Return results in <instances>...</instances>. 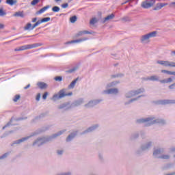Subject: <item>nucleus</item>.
<instances>
[{
    "label": "nucleus",
    "instance_id": "nucleus-1",
    "mask_svg": "<svg viewBox=\"0 0 175 175\" xmlns=\"http://www.w3.org/2000/svg\"><path fill=\"white\" fill-rule=\"evenodd\" d=\"M137 124H144V126H151L154 124H160L161 125H165L166 121L163 119H155L154 117H149L146 118H140L137 120Z\"/></svg>",
    "mask_w": 175,
    "mask_h": 175
},
{
    "label": "nucleus",
    "instance_id": "nucleus-2",
    "mask_svg": "<svg viewBox=\"0 0 175 175\" xmlns=\"http://www.w3.org/2000/svg\"><path fill=\"white\" fill-rule=\"evenodd\" d=\"M66 131L62 130L60 131L55 134H53L52 136L47 137H38L33 143V146H37L38 147H40V146H43V144H46V143H48V142H51L53 139H55V137H58V136H61L62 133H64Z\"/></svg>",
    "mask_w": 175,
    "mask_h": 175
},
{
    "label": "nucleus",
    "instance_id": "nucleus-3",
    "mask_svg": "<svg viewBox=\"0 0 175 175\" xmlns=\"http://www.w3.org/2000/svg\"><path fill=\"white\" fill-rule=\"evenodd\" d=\"M66 89L61 90L58 94H55L52 97V100L55 102V100H58V99H62V98H65V96H72L73 93L72 92L69 93H66Z\"/></svg>",
    "mask_w": 175,
    "mask_h": 175
},
{
    "label": "nucleus",
    "instance_id": "nucleus-4",
    "mask_svg": "<svg viewBox=\"0 0 175 175\" xmlns=\"http://www.w3.org/2000/svg\"><path fill=\"white\" fill-rule=\"evenodd\" d=\"M43 131H44L43 129H38L36 131L32 133L29 136L23 137L22 139H20L14 142L12 144H11V146H13L14 144H20V143L26 142V140H28V139H31V137H33V136H36V135H39L40 133H42Z\"/></svg>",
    "mask_w": 175,
    "mask_h": 175
},
{
    "label": "nucleus",
    "instance_id": "nucleus-5",
    "mask_svg": "<svg viewBox=\"0 0 175 175\" xmlns=\"http://www.w3.org/2000/svg\"><path fill=\"white\" fill-rule=\"evenodd\" d=\"M164 152L165 149L163 148L156 149L153 152V156L154 158H160L161 159H169L170 158L169 154H162Z\"/></svg>",
    "mask_w": 175,
    "mask_h": 175
},
{
    "label": "nucleus",
    "instance_id": "nucleus-6",
    "mask_svg": "<svg viewBox=\"0 0 175 175\" xmlns=\"http://www.w3.org/2000/svg\"><path fill=\"white\" fill-rule=\"evenodd\" d=\"M39 46H40V44L39 43L23 45L19 48L16 49L15 51H24V50H31V49H36V47H39Z\"/></svg>",
    "mask_w": 175,
    "mask_h": 175
},
{
    "label": "nucleus",
    "instance_id": "nucleus-7",
    "mask_svg": "<svg viewBox=\"0 0 175 175\" xmlns=\"http://www.w3.org/2000/svg\"><path fill=\"white\" fill-rule=\"evenodd\" d=\"M157 36V31H152L149 33L142 36L140 38L141 43H147L150 38H155Z\"/></svg>",
    "mask_w": 175,
    "mask_h": 175
},
{
    "label": "nucleus",
    "instance_id": "nucleus-8",
    "mask_svg": "<svg viewBox=\"0 0 175 175\" xmlns=\"http://www.w3.org/2000/svg\"><path fill=\"white\" fill-rule=\"evenodd\" d=\"M144 88H139L137 90H133L128 92L126 93L125 96L126 98H132L133 96H136V95H139V94H142V92H144Z\"/></svg>",
    "mask_w": 175,
    "mask_h": 175
},
{
    "label": "nucleus",
    "instance_id": "nucleus-9",
    "mask_svg": "<svg viewBox=\"0 0 175 175\" xmlns=\"http://www.w3.org/2000/svg\"><path fill=\"white\" fill-rule=\"evenodd\" d=\"M157 64L159 65H162L163 66H166L170 68H175V62H170V61H165V60H158Z\"/></svg>",
    "mask_w": 175,
    "mask_h": 175
},
{
    "label": "nucleus",
    "instance_id": "nucleus-10",
    "mask_svg": "<svg viewBox=\"0 0 175 175\" xmlns=\"http://www.w3.org/2000/svg\"><path fill=\"white\" fill-rule=\"evenodd\" d=\"M102 100H103L102 99L90 100L88 102V103L85 104L84 106L88 109H90L91 107H94V106H96V105H98V103H100Z\"/></svg>",
    "mask_w": 175,
    "mask_h": 175
},
{
    "label": "nucleus",
    "instance_id": "nucleus-11",
    "mask_svg": "<svg viewBox=\"0 0 175 175\" xmlns=\"http://www.w3.org/2000/svg\"><path fill=\"white\" fill-rule=\"evenodd\" d=\"M72 104L69 103H64L57 107V109H59V110H64V111L70 110V109H72Z\"/></svg>",
    "mask_w": 175,
    "mask_h": 175
},
{
    "label": "nucleus",
    "instance_id": "nucleus-12",
    "mask_svg": "<svg viewBox=\"0 0 175 175\" xmlns=\"http://www.w3.org/2000/svg\"><path fill=\"white\" fill-rule=\"evenodd\" d=\"M157 105H175V100H160L157 101Z\"/></svg>",
    "mask_w": 175,
    "mask_h": 175
},
{
    "label": "nucleus",
    "instance_id": "nucleus-13",
    "mask_svg": "<svg viewBox=\"0 0 175 175\" xmlns=\"http://www.w3.org/2000/svg\"><path fill=\"white\" fill-rule=\"evenodd\" d=\"M103 94H106L107 95L113 94L117 95L118 94V89L117 88H111L107 90H104L103 92Z\"/></svg>",
    "mask_w": 175,
    "mask_h": 175
},
{
    "label": "nucleus",
    "instance_id": "nucleus-14",
    "mask_svg": "<svg viewBox=\"0 0 175 175\" xmlns=\"http://www.w3.org/2000/svg\"><path fill=\"white\" fill-rule=\"evenodd\" d=\"M155 4V0H150V2H143L142 4V7L144 8V9H149V8H152V6H154Z\"/></svg>",
    "mask_w": 175,
    "mask_h": 175
},
{
    "label": "nucleus",
    "instance_id": "nucleus-15",
    "mask_svg": "<svg viewBox=\"0 0 175 175\" xmlns=\"http://www.w3.org/2000/svg\"><path fill=\"white\" fill-rule=\"evenodd\" d=\"M84 103V99L83 98H79L78 100H75L72 104V107H77Z\"/></svg>",
    "mask_w": 175,
    "mask_h": 175
},
{
    "label": "nucleus",
    "instance_id": "nucleus-16",
    "mask_svg": "<svg viewBox=\"0 0 175 175\" xmlns=\"http://www.w3.org/2000/svg\"><path fill=\"white\" fill-rule=\"evenodd\" d=\"M99 127V125L98 124H95V125H93L90 127H89L87 130H85V131L82 132L81 133V135H85V133H90V132H92L94 131H95V129H97V128Z\"/></svg>",
    "mask_w": 175,
    "mask_h": 175
},
{
    "label": "nucleus",
    "instance_id": "nucleus-17",
    "mask_svg": "<svg viewBox=\"0 0 175 175\" xmlns=\"http://www.w3.org/2000/svg\"><path fill=\"white\" fill-rule=\"evenodd\" d=\"M85 40H88V38H79L77 40H74L67 42V44H70L72 43H81V42H85Z\"/></svg>",
    "mask_w": 175,
    "mask_h": 175
},
{
    "label": "nucleus",
    "instance_id": "nucleus-18",
    "mask_svg": "<svg viewBox=\"0 0 175 175\" xmlns=\"http://www.w3.org/2000/svg\"><path fill=\"white\" fill-rule=\"evenodd\" d=\"M77 135V131H75L73 133H71L66 138V142H72L75 137Z\"/></svg>",
    "mask_w": 175,
    "mask_h": 175
},
{
    "label": "nucleus",
    "instance_id": "nucleus-19",
    "mask_svg": "<svg viewBox=\"0 0 175 175\" xmlns=\"http://www.w3.org/2000/svg\"><path fill=\"white\" fill-rule=\"evenodd\" d=\"M151 146H152V143L151 142H149L142 145L141 147V150H142V151H147V150H148V148H150V147H151Z\"/></svg>",
    "mask_w": 175,
    "mask_h": 175
},
{
    "label": "nucleus",
    "instance_id": "nucleus-20",
    "mask_svg": "<svg viewBox=\"0 0 175 175\" xmlns=\"http://www.w3.org/2000/svg\"><path fill=\"white\" fill-rule=\"evenodd\" d=\"M145 80H149L150 81H159V77L153 75L146 78Z\"/></svg>",
    "mask_w": 175,
    "mask_h": 175
},
{
    "label": "nucleus",
    "instance_id": "nucleus-21",
    "mask_svg": "<svg viewBox=\"0 0 175 175\" xmlns=\"http://www.w3.org/2000/svg\"><path fill=\"white\" fill-rule=\"evenodd\" d=\"M166 5H167V3H158L156 5V7L154 8L153 10H161V9H162V8L166 6Z\"/></svg>",
    "mask_w": 175,
    "mask_h": 175
},
{
    "label": "nucleus",
    "instance_id": "nucleus-22",
    "mask_svg": "<svg viewBox=\"0 0 175 175\" xmlns=\"http://www.w3.org/2000/svg\"><path fill=\"white\" fill-rule=\"evenodd\" d=\"M114 17H115L114 14H111L110 15H108L107 17L104 18V19L102 21L103 24H105L106 21H109V20H113Z\"/></svg>",
    "mask_w": 175,
    "mask_h": 175
},
{
    "label": "nucleus",
    "instance_id": "nucleus-23",
    "mask_svg": "<svg viewBox=\"0 0 175 175\" xmlns=\"http://www.w3.org/2000/svg\"><path fill=\"white\" fill-rule=\"evenodd\" d=\"M51 6L50 5H46L45 7H43L41 8L39 11L36 12V14H42V13H44L46 10L48 9H50Z\"/></svg>",
    "mask_w": 175,
    "mask_h": 175
},
{
    "label": "nucleus",
    "instance_id": "nucleus-24",
    "mask_svg": "<svg viewBox=\"0 0 175 175\" xmlns=\"http://www.w3.org/2000/svg\"><path fill=\"white\" fill-rule=\"evenodd\" d=\"M14 17H21V18H24L25 16L24 15V12L18 11L14 14Z\"/></svg>",
    "mask_w": 175,
    "mask_h": 175
},
{
    "label": "nucleus",
    "instance_id": "nucleus-25",
    "mask_svg": "<svg viewBox=\"0 0 175 175\" xmlns=\"http://www.w3.org/2000/svg\"><path fill=\"white\" fill-rule=\"evenodd\" d=\"M92 33L91 31L85 30V31H79L78 33L77 34V36H83V35H91Z\"/></svg>",
    "mask_w": 175,
    "mask_h": 175
},
{
    "label": "nucleus",
    "instance_id": "nucleus-26",
    "mask_svg": "<svg viewBox=\"0 0 175 175\" xmlns=\"http://www.w3.org/2000/svg\"><path fill=\"white\" fill-rule=\"evenodd\" d=\"M38 88L40 90H44V88H47V85L44 82H39L37 83Z\"/></svg>",
    "mask_w": 175,
    "mask_h": 175
},
{
    "label": "nucleus",
    "instance_id": "nucleus-27",
    "mask_svg": "<svg viewBox=\"0 0 175 175\" xmlns=\"http://www.w3.org/2000/svg\"><path fill=\"white\" fill-rule=\"evenodd\" d=\"M77 80H79V78H77L72 81V83L68 85L69 90H72L75 88V85H76V83H77Z\"/></svg>",
    "mask_w": 175,
    "mask_h": 175
},
{
    "label": "nucleus",
    "instance_id": "nucleus-28",
    "mask_svg": "<svg viewBox=\"0 0 175 175\" xmlns=\"http://www.w3.org/2000/svg\"><path fill=\"white\" fill-rule=\"evenodd\" d=\"M5 3L10 5V6H13V5H16L17 3V1L16 0H6Z\"/></svg>",
    "mask_w": 175,
    "mask_h": 175
},
{
    "label": "nucleus",
    "instance_id": "nucleus-29",
    "mask_svg": "<svg viewBox=\"0 0 175 175\" xmlns=\"http://www.w3.org/2000/svg\"><path fill=\"white\" fill-rule=\"evenodd\" d=\"M120 81H113L109 84L107 85V88H110V87H114L117 85V84H119Z\"/></svg>",
    "mask_w": 175,
    "mask_h": 175
},
{
    "label": "nucleus",
    "instance_id": "nucleus-30",
    "mask_svg": "<svg viewBox=\"0 0 175 175\" xmlns=\"http://www.w3.org/2000/svg\"><path fill=\"white\" fill-rule=\"evenodd\" d=\"M161 73H165L166 75H172L173 76H175V72H171L167 70H161Z\"/></svg>",
    "mask_w": 175,
    "mask_h": 175
},
{
    "label": "nucleus",
    "instance_id": "nucleus-31",
    "mask_svg": "<svg viewBox=\"0 0 175 175\" xmlns=\"http://www.w3.org/2000/svg\"><path fill=\"white\" fill-rule=\"evenodd\" d=\"M142 96H139L137 98H132L129 100L128 102L124 103L125 106H126V105H129L130 103H132V102H135V100H137V99H139V98H142Z\"/></svg>",
    "mask_w": 175,
    "mask_h": 175
},
{
    "label": "nucleus",
    "instance_id": "nucleus-32",
    "mask_svg": "<svg viewBox=\"0 0 175 175\" xmlns=\"http://www.w3.org/2000/svg\"><path fill=\"white\" fill-rule=\"evenodd\" d=\"M31 28H32V24L27 23L26 26L24 27L25 31H31Z\"/></svg>",
    "mask_w": 175,
    "mask_h": 175
},
{
    "label": "nucleus",
    "instance_id": "nucleus-33",
    "mask_svg": "<svg viewBox=\"0 0 175 175\" xmlns=\"http://www.w3.org/2000/svg\"><path fill=\"white\" fill-rule=\"evenodd\" d=\"M61 10V8L58 6H54L52 8V12H54V13H58Z\"/></svg>",
    "mask_w": 175,
    "mask_h": 175
},
{
    "label": "nucleus",
    "instance_id": "nucleus-34",
    "mask_svg": "<svg viewBox=\"0 0 175 175\" xmlns=\"http://www.w3.org/2000/svg\"><path fill=\"white\" fill-rule=\"evenodd\" d=\"M42 23L40 22V20H38L35 24L33 25L32 27L31 28V30H33L34 28H36L38 25H40Z\"/></svg>",
    "mask_w": 175,
    "mask_h": 175
},
{
    "label": "nucleus",
    "instance_id": "nucleus-35",
    "mask_svg": "<svg viewBox=\"0 0 175 175\" xmlns=\"http://www.w3.org/2000/svg\"><path fill=\"white\" fill-rule=\"evenodd\" d=\"M12 122H13V118H11L10 121L8 124H6L4 126H3V130L8 128V126H10V125H14L12 124Z\"/></svg>",
    "mask_w": 175,
    "mask_h": 175
},
{
    "label": "nucleus",
    "instance_id": "nucleus-36",
    "mask_svg": "<svg viewBox=\"0 0 175 175\" xmlns=\"http://www.w3.org/2000/svg\"><path fill=\"white\" fill-rule=\"evenodd\" d=\"M98 23V19H96V18H92L90 20V24H91V25H94L95 24H96Z\"/></svg>",
    "mask_w": 175,
    "mask_h": 175
},
{
    "label": "nucleus",
    "instance_id": "nucleus-37",
    "mask_svg": "<svg viewBox=\"0 0 175 175\" xmlns=\"http://www.w3.org/2000/svg\"><path fill=\"white\" fill-rule=\"evenodd\" d=\"M70 23H72V24H74V23H76V21H77V16H73L70 18Z\"/></svg>",
    "mask_w": 175,
    "mask_h": 175
},
{
    "label": "nucleus",
    "instance_id": "nucleus-38",
    "mask_svg": "<svg viewBox=\"0 0 175 175\" xmlns=\"http://www.w3.org/2000/svg\"><path fill=\"white\" fill-rule=\"evenodd\" d=\"M3 16H6V11L3 8H0V17H3Z\"/></svg>",
    "mask_w": 175,
    "mask_h": 175
},
{
    "label": "nucleus",
    "instance_id": "nucleus-39",
    "mask_svg": "<svg viewBox=\"0 0 175 175\" xmlns=\"http://www.w3.org/2000/svg\"><path fill=\"white\" fill-rule=\"evenodd\" d=\"M50 20H51L50 17H46V18H44L40 20V21L42 24V23H47L49 21H50Z\"/></svg>",
    "mask_w": 175,
    "mask_h": 175
},
{
    "label": "nucleus",
    "instance_id": "nucleus-40",
    "mask_svg": "<svg viewBox=\"0 0 175 175\" xmlns=\"http://www.w3.org/2000/svg\"><path fill=\"white\" fill-rule=\"evenodd\" d=\"M76 70H77V67H74L72 69L67 70V72L68 73H73V72H76Z\"/></svg>",
    "mask_w": 175,
    "mask_h": 175
},
{
    "label": "nucleus",
    "instance_id": "nucleus-41",
    "mask_svg": "<svg viewBox=\"0 0 175 175\" xmlns=\"http://www.w3.org/2000/svg\"><path fill=\"white\" fill-rule=\"evenodd\" d=\"M39 2H40V0H33L31 2V5H32V6H35V5H37V3H39Z\"/></svg>",
    "mask_w": 175,
    "mask_h": 175
},
{
    "label": "nucleus",
    "instance_id": "nucleus-42",
    "mask_svg": "<svg viewBox=\"0 0 175 175\" xmlns=\"http://www.w3.org/2000/svg\"><path fill=\"white\" fill-rule=\"evenodd\" d=\"M10 152H6L0 157V159H5L9 155Z\"/></svg>",
    "mask_w": 175,
    "mask_h": 175
},
{
    "label": "nucleus",
    "instance_id": "nucleus-43",
    "mask_svg": "<svg viewBox=\"0 0 175 175\" xmlns=\"http://www.w3.org/2000/svg\"><path fill=\"white\" fill-rule=\"evenodd\" d=\"M137 137H139V133H135L134 134H133L131 135V139H137Z\"/></svg>",
    "mask_w": 175,
    "mask_h": 175
},
{
    "label": "nucleus",
    "instance_id": "nucleus-44",
    "mask_svg": "<svg viewBox=\"0 0 175 175\" xmlns=\"http://www.w3.org/2000/svg\"><path fill=\"white\" fill-rule=\"evenodd\" d=\"M54 80H55V81H59V82H61V81H62V77H59V76L55 77L54 78Z\"/></svg>",
    "mask_w": 175,
    "mask_h": 175
},
{
    "label": "nucleus",
    "instance_id": "nucleus-45",
    "mask_svg": "<svg viewBox=\"0 0 175 175\" xmlns=\"http://www.w3.org/2000/svg\"><path fill=\"white\" fill-rule=\"evenodd\" d=\"M18 99H20V95L16 94V95L14 96L13 100H14V102H17V100H18Z\"/></svg>",
    "mask_w": 175,
    "mask_h": 175
},
{
    "label": "nucleus",
    "instance_id": "nucleus-46",
    "mask_svg": "<svg viewBox=\"0 0 175 175\" xmlns=\"http://www.w3.org/2000/svg\"><path fill=\"white\" fill-rule=\"evenodd\" d=\"M123 21H131V19L129 16H124L122 18Z\"/></svg>",
    "mask_w": 175,
    "mask_h": 175
},
{
    "label": "nucleus",
    "instance_id": "nucleus-47",
    "mask_svg": "<svg viewBox=\"0 0 175 175\" xmlns=\"http://www.w3.org/2000/svg\"><path fill=\"white\" fill-rule=\"evenodd\" d=\"M36 100H37V102H39L40 100V93H38L36 96Z\"/></svg>",
    "mask_w": 175,
    "mask_h": 175
},
{
    "label": "nucleus",
    "instance_id": "nucleus-48",
    "mask_svg": "<svg viewBox=\"0 0 175 175\" xmlns=\"http://www.w3.org/2000/svg\"><path fill=\"white\" fill-rule=\"evenodd\" d=\"M68 6H69V4H68V3H66L62 5V8H63V9H66Z\"/></svg>",
    "mask_w": 175,
    "mask_h": 175
},
{
    "label": "nucleus",
    "instance_id": "nucleus-49",
    "mask_svg": "<svg viewBox=\"0 0 175 175\" xmlns=\"http://www.w3.org/2000/svg\"><path fill=\"white\" fill-rule=\"evenodd\" d=\"M122 76H124V75H122V74H118L116 75H112V77H114V78H116V77H122Z\"/></svg>",
    "mask_w": 175,
    "mask_h": 175
},
{
    "label": "nucleus",
    "instance_id": "nucleus-50",
    "mask_svg": "<svg viewBox=\"0 0 175 175\" xmlns=\"http://www.w3.org/2000/svg\"><path fill=\"white\" fill-rule=\"evenodd\" d=\"M57 155H62V154H64V150H57Z\"/></svg>",
    "mask_w": 175,
    "mask_h": 175
},
{
    "label": "nucleus",
    "instance_id": "nucleus-51",
    "mask_svg": "<svg viewBox=\"0 0 175 175\" xmlns=\"http://www.w3.org/2000/svg\"><path fill=\"white\" fill-rule=\"evenodd\" d=\"M159 81H160V83H161V84H166L167 83L166 79L159 80Z\"/></svg>",
    "mask_w": 175,
    "mask_h": 175
},
{
    "label": "nucleus",
    "instance_id": "nucleus-52",
    "mask_svg": "<svg viewBox=\"0 0 175 175\" xmlns=\"http://www.w3.org/2000/svg\"><path fill=\"white\" fill-rule=\"evenodd\" d=\"M47 95H48V93H47V92H45V93L42 95V98H43V99H46Z\"/></svg>",
    "mask_w": 175,
    "mask_h": 175
},
{
    "label": "nucleus",
    "instance_id": "nucleus-53",
    "mask_svg": "<svg viewBox=\"0 0 175 175\" xmlns=\"http://www.w3.org/2000/svg\"><path fill=\"white\" fill-rule=\"evenodd\" d=\"M170 55L171 57H175V50L171 51Z\"/></svg>",
    "mask_w": 175,
    "mask_h": 175
},
{
    "label": "nucleus",
    "instance_id": "nucleus-54",
    "mask_svg": "<svg viewBox=\"0 0 175 175\" xmlns=\"http://www.w3.org/2000/svg\"><path fill=\"white\" fill-rule=\"evenodd\" d=\"M167 83H172L173 81V79L172 78H168L166 79Z\"/></svg>",
    "mask_w": 175,
    "mask_h": 175
},
{
    "label": "nucleus",
    "instance_id": "nucleus-55",
    "mask_svg": "<svg viewBox=\"0 0 175 175\" xmlns=\"http://www.w3.org/2000/svg\"><path fill=\"white\" fill-rule=\"evenodd\" d=\"M170 151L171 152H175V148H170Z\"/></svg>",
    "mask_w": 175,
    "mask_h": 175
},
{
    "label": "nucleus",
    "instance_id": "nucleus-56",
    "mask_svg": "<svg viewBox=\"0 0 175 175\" xmlns=\"http://www.w3.org/2000/svg\"><path fill=\"white\" fill-rule=\"evenodd\" d=\"M37 21H38V18H33L31 20L32 23H36Z\"/></svg>",
    "mask_w": 175,
    "mask_h": 175
},
{
    "label": "nucleus",
    "instance_id": "nucleus-57",
    "mask_svg": "<svg viewBox=\"0 0 175 175\" xmlns=\"http://www.w3.org/2000/svg\"><path fill=\"white\" fill-rule=\"evenodd\" d=\"M29 87H31V84H28L27 86H25L24 88V90H28V88H29Z\"/></svg>",
    "mask_w": 175,
    "mask_h": 175
},
{
    "label": "nucleus",
    "instance_id": "nucleus-58",
    "mask_svg": "<svg viewBox=\"0 0 175 175\" xmlns=\"http://www.w3.org/2000/svg\"><path fill=\"white\" fill-rule=\"evenodd\" d=\"M5 28V25L3 24H0V29H3Z\"/></svg>",
    "mask_w": 175,
    "mask_h": 175
},
{
    "label": "nucleus",
    "instance_id": "nucleus-59",
    "mask_svg": "<svg viewBox=\"0 0 175 175\" xmlns=\"http://www.w3.org/2000/svg\"><path fill=\"white\" fill-rule=\"evenodd\" d=\"M132 0H126L125 2L122 3V5H125V3H128V2H131Z\"/></svg>",
    "mask_w": 175,
    "mask_h": 175
},
{
    "label": "nucleus",
    "instance_id": "nucleus-60",
    "mask_svg": "<svg viewBox=\"0 0 175 175\" xmlns=\"http://www.w3.org/2000/svg\"><path fill=\"white\" fill-rule=\"evenodd\" d=\"M40 117H43V114L39 116H37L35 120H39V118H40Z\"/></svg>",
    "mask_w": 175,
    "mask_h": 175
},
{
    "label": "nucleus",
    "instance_id": "nucleus-61",
    "mask_svg": "<svg viewBox=\"0 0 175 175\" xmlns=\"http://www.w3.org/2000/svg\"><path fill=\"white\" fill-rule=\"evenodd\" d=\"M21 120H24V118H18L16 119V121H21Z\"/></svg>",
    "mask_w": 175,
    "mask_h": 175
},
{
    "label": "nucleus",
    "instance_id": "nucleus-62",
    "mask_svg": "<svg viewBox=\"0 0 175 175\" xmlns=\"http://www.w3.org/2000/svg\"><path fill=\"white\" fill-rule=\"evenodd\" d=\"M99 158H100V159H102V158H103L102 154H99Z\"/></svg>",
    "mask_w": 175,
    "mask_h": 175
},
{
    "label": "nucleus",
    "instance_id": "nucleus-63",
    "mask_svg": "<svg viewBox=\"0 0 175 175\" xmlns=\"http://www.w3.org/2000/svg\"><path fill=\"white\" fill-rule=\"evenodd\" d=\"M61 1L62 0H55V2L58 3V2Z\"/></svg>",
    "mask_w": 175,
    "mask_h": 175
},
{
    "label": "nucleus",
    "instance_id": "nucleus-64",
    "mask_svg": "<svg viewBox=\"0 0 175 175\" xmlns=\"http://www.w3.org/2000/svg\"><path fill=\"white\" fill-rule=\"evenodd\" d=\"M33 36H27V38H32Z\"/></svg>",
    "mask_w": 175,
    "mask_h": 175
}]
</instances>
